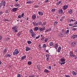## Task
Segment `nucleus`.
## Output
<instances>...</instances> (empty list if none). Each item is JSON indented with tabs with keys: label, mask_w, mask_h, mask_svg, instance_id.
Wrapping results in <instances>:
<instances>
[{
	"label": "nucleus",
	"mask_w": 77,
	"mask_h": 77,
	"mask_svg": "<svg viewBox=\"0 0 77 77\" xmlns=\"http://www.w3.org/2000/svg\"><path fill=\"white\" fill-rule=\"evenodd\" d=\"M18 27L17 26H14L12 28V31L14 33H16V32H18V30H17V29Z\"/></svg>",
	"instance_id": "1"
},
{
	"label": "nucleus",
	"mask_w": 77,
	"mask_h": 77,
	"mask_svg": "<svg viewBox=\"0 0 77 77\" xmlns=\"http://www.w3.org/2000/svg\"><path fill=\"white\" fill-rule=\"evenodd\" d=\"M58 13L60 14H63V10L61 9L59 10L58 11Z\"/></svg>",
	"instance_id": "2"
},
{
	"label": "nucleus",
	"mask_w": 77,
	"mask_h": 77,
	"mask_svg": "<svg viewBox=\"0 0 77 77\" xmlns=\"http://www.w3.org/2000/svg\"><path fill=\"white\" fill-rule=\"evenodd\" d=\"M58 35L59 38H62V37H63V34H62L61 32L59 33Z\"/></svg>",
	"instance_id": "3"
},
{
	"label": "nucleus",
	"mask_w": 77,
	"mask_h": 77,
	"mask_svg": "<svg viewBox=\"0 0 77 77\" xmlns=\"http://www.w3.org/2000/svg\"><path fill=\"white\" fill-rule=\"evenodd\" d=\"M75 42H72L71 44V46L72 47H74V46H75L76 44Z\"/></svg>",
	"instance_id": "4"
},
{
	"label": "nucleus",
	"mask_w": 77,
	"mask_h": 77,
	"mask_svg": "<svg viewBox=\"0 0 77 77\" xmlns=\"http://www.w3.org/2000/svg\"><path fill=\"white\" fill-rule=\"evenodd\" d=\"M44 72L47 73H49L50 72V71L47 69H45L44 70Z\"/></svg>",
	"instance_id": "5"
},
{
	"label": "nucleus",
	"mask_w": 77,
	"mask_h": 77,
	"mask_svg": "<svg viewBox=\"0 0 77 77\" xmlns=\"http://www.w3.org/2000/svg\"><path fill=\"white\" fill-rule=\"evenodd\" d=\"M61 33L62 34H63V35H65V30L64 29L62 30L61 31Z\"/></svg>",
	"instance_id": "6"
},
{
	"label": "nucleus",
	"mask_w": 77,
	"mask_h": 77,
	"mask_svg": "<svg viewBox=\"0 0 77 77\" xmlns=\"http://www.w3.org/2000/svg\"><path fill=\"white\" fill-rule=\"evenodd\" d=\"M58 46H59V45H58V44H56L54 45V48H55L56 50H57V49L58 47Z\"/></svg>",
	"instance_id": "7"
},
{
	"label": "nucleus",
	"mask_w": 77,
	"mask_h": 77,
	"mask_svg": "<svg viewBox=\"0 0 77 77\" xmlns=\"http://www.w3.org/2000/svg\"><path fill=\"white\" fill-rule=\"evenodd\" d=\"M39 30H40V31H42L44 30H45V28H44V27H41L40 28H39Z\"/></svg>",
	"instance_id": "8"
},
{
	"label": "nucleus",
	"mask_w": 77,
	"mask_h": 77,
	"mask_svg": "<svg viewBox=\"0 0 77 77\" xmlns=\"http://www.w3.org/2000/svg\"><path fill=\"white\" fill-rule=\"evenodd\" d=\"M61 50V47L60 46H59V47H58L57 51L58 53H59L60 52V51Z\"/></svg>",
	"instance_id": "9"
},
{
	"label": "nucleus",
	"mask_w": 77,
	"mask_h": 77,
	"mask_svg": "<svg viewBox=\"0 0 77 77\" xmlns=\"http://www.w3.org/2000/svg\"><path fill=\"white\" fill-rule=\"evenodd\" d=\"M2 5L4 6H5V5H6V2H2Z\"/></svg>",
	"instance_id": "10"
},
{
	"label": "nucleus",
	"mask_w": 77,
	"mask_h": 77,
	"mask_svg": "<svg viewBox=\"0 0 77 77\" xmlns=\"http://www.w3.org/2000/svg\"><path fill=\"white\" fill-rule=\"evenodd\" d=\"M75 38H77L76 37V35H73L72 37L71 38L73 39H75Z\"/></svg>",
	"instance_id": "11"
},
{
	"label": "nucleus",
	"mask_w": 77,
	"mask_h": 77,
	"mask_svg": "<svg viewBox=\"0 0 77 77\" xmlns=\"http://www.w3.org/2000/svg\"><path fill=\"white\" fill-rule=\"evenodd\" d=\"M67 8L68 6L66 5L63 6V9L64 10H65V9H67Z\"/></svg>",
	"instance_id": "12"
},
{
	"label": "nucleus",
	"mask_w": 77,
	"mask_h": 77,
	"mask_svg": "<svg viewBox=\"0 0 77 77\" xmlns=\"http://www.w3.org/2000/svg\"><path fill=\"white\" fill-rule=\"evenodd\" d=\"M11 55H10V54H7L6 55H5V57H11Z\"/></svg>",
	"instance_id": "13"
},
{
	"label": "nucleus",
	"mask_w": 77,
	"mask_h": 77,
	"mask_svg": "<svg viewBox=\"0 0 77 77\" xmlns=\"http://www.w3.org/2000/svg\"><path fill=\"white\" fill-rule=\"evenodd\" d=\"M12 10L13 12H16L17 11V8H14Z\"/></svg>",
	"instance_id": "14"
},
{
	"label": "nucleus",
	"mask_w": 77,
	"mask_h": 77,
	"mask_svg": "<svg viewBox=\"0 0 77 77\" xmlns=\"http://www.w3.org/2000/svg\"><path fill=\"white\" fill-rule=\"evenodd\" d=\"M36 15H33L32 16V19H33V20H35V18H36Z\"/></svg>",
	"instance_id": "15"
},
{
	"label": "nucleus",
	"mask_w": 77,
	"mask_h": 77,
	"mask_svg": "<svg viewBox=\"0 0 77 77\" xmlns=\"http://www.w3.org/2000/svg\"><path fill=\"white\" fill-rule=\"evenodd\" d=\"M31 49L30 48H29L28 47H26V51H29L30 50H31Z\"/></svg>",
	"instance_id": "16"
},
{
	"label": "nucleus",
	"mask_w": 77,
	"mask_h": 77,
	"mask_svg": "<svg viewBox=\"0 0 77 77\" xmlns=\"http://www.w3.org/2000/svg\"><path fill=\"white\" fill-rule=\"evenodd\" d=\"M21 58L22 60H24V59L26 58V56L25 55L21 57Z\"/></svg>",
	"instance_id": "17"
},
{
	"label": "nucleus",
	"mask_w": 77,
	"mask_h": 77,
	"mask_svg": "<svg viewBox=\"0 0 77 77\" xmlns=\"http://www.w3.org/2000/svg\"><path fill=\"white\" fill-rule=\"evenodd\" d=\"M15 5V7H20V6L19 4H16Z\"/></svg>",
	"instance_id": "18"
},
{
	"label": "nucleus",
	"mask_w": 77,
	"mask_h": 77,
	"mask_svg": "<svg viewBox=\"0 0 77 77\" xmlns=\"http://www.w3.org/2000/svg\"><path fill=\"white\" fill-rule=\"evenodd\" d=\"M14 51L16 53V54H18L19 53V51H18V49H16L14 50Z\"/></svg>",
	"instance_id": "19"
},
{
	"label": "nucleus",
	"mask_w": 77,
	"mask_h": 77,
	"mask_svg": "<svg viewBox=\"0 0 77 77\" xmlns=\"http://www.w3.org/2000/svg\"><path fill=\"white\" fill-rule=\"evenodd\" d=\"M68 12L70 14H72V9H70L68 11Z\"/></svg>",
	"instance_id": "20"
},
{
	"label": "nucleus",
	"mask_w": 77,
	"mask_h": 77,
	"mask_svg": "<svg viewBox=\"0 0 77 77\" xmlns=\"http://www.w3.org/2000/svg\"><path fill=\"white\" fill-rule=\"evenodd\" d=\"M51 30V29L49 28L48 29L46 30L45 32V33H46V32H49V31H50Z\"/></svg>",
	"instance_id": "21"
},
{
	"label": "nucleus",
	"mask_w": 77,
	"mask_h": 77,
	"mask_svg": "<svg viewBox=\"0 0 77 77\" xmlns=\"http://www.w3.org/2000/svg\"><path fill=\"white\" fill-rule=\"evenodd\" d=\"M61 62H65V58H61Z\"/></svg>",
	"instance_id": "22"
},
{
	"label": "nucleus",
	"mask_w": 77,
	"mask_h": 77,
	"mask_svg": "<svg viewBox=\"0 0 77 77\" xmlns=\"http://www.w3.org/2000/svg\"><path fill=\"white\" fill-rule=\"evenodd\" d=\"M31 36L33 38H35V33H34V32L32 34Z\"/></svg>",
	"instance_id": "23"
},
{
	"label": "nucleus",
	"mask_w": 77,
	"mask_h": 77,
	"mask_svg": "<svg viewBox=\"0 0 77 77\" xmlns=\"http://www.w3.org/2000/svg\"><path fill=\"white\" fill-rule=\"evenodd\" d=\"M69 29H68L67 30L66 32H65L66 34V35H68V33H69Z\"/></svg>",
	"instance_id": "24"
},
{
	"label": "nucleus",
	"mask_w": 77,
	"mask_h": 77,
	"mask_svg": "<svg viewBox=\"0 0 77 77\" xmlns=\"http://www.w3.org/2000/svg\"><path fill=\"white\" fill-rule=\"evenodd\" d=\"M38 14H39V15H43V14H43V13L42 12H38Z\"/></svg>",
	"instance_id": "25"
},
{
	"label": "nucleus",
	"mask_w": 77,
	"mask_h": 77,
	"mask_svg": "<svg viewBox=\"0 0 77 77\" xmlns=\"http://www.w3.org/2000/svg\"><path fill=\"white\" fill-rule=\"evenodd\" d=\"M72 21H76V20H73L72 19H71L69 21L70 23H71Z\"/></svg>",
	"instance_id": "26"
},
{
	"label": "nucleus",
	"mask_w": 77,
	"mask_h": 77,
	"mask_svg": "<svg viewBox=\"0 0 77 77\" xmlns=\"http://www.w3.org/2000/svg\"><path fill=\"white\" fill-rule=\"evenodd\" d=\"M49 45H50V46H52V45H54V44H53V42H50L49 43Z\"/></svg>",
	"instance_id": "27"
},
{
	"label": "nucleus",
	"mask_w": 77,
	"mask_h": 77,
	"mask_svg": "<svg viewBox=\"0 0 77 77\" xmlns=\"http://www.w3.org/2000/svg\"><path fill=\"white\" fill-rule=\"evenodd\" d=\"M62 2L61 1H59L57 3V5H59Z\"/></svg>",
	"instance_id": "28"
},
{
	"label": "nucleus",
	"mask_w": 77,
	"mask_h": 77,
	"mask_svg": "<svg viewBox=\"0 0 77 77\" xmlns=\"http://www.w3.org/2000/svg\"><path fill=\"white\" fill-rule=\"evenodd\" d=\"M73 53L72 52H70L69 53V54H70V57H71L72 56V55L73 54Z\"/></svg>",
	"instance_id": "29"
},
{
	"label": "nucleus",
	"mask_w": 77,
	"mask_h": 77,
	"mask_svg": "<svg viewBox=\"0 0 77 77\" xmlns=\"http://www.w3.org/2000/svg\"><path fill=\"white\" fill-rule=\"evenodd\" d=\"M72 74H73V75H76L77 73H76V72H75V71H73Z\"/></svg>",
	"instance_id": "30"
},
{
	"label": "nucleus",
	"mask_w": 77,
	"mask_h": 77,
	"mask_svg": "<svg viewBox=\"0 0 77 77\" xmlns=\"http://www.w3.org/2000/svg\"><path fill=\"white\" fill-rule=\"evenodd\" d=\"M38 27H35V28H34V30L35 31H37V30H38Z\"/></svg>",
	"instance_id": "31"
},
{
	"label": "nucleus",
	"mask_w": 77,
	"mask_h": 77,
	"mask_svg": "<svg viewBox=\"0 0 77 77\" xmlns=\"http://www.w3.org/2000/svg\"><path fill=\"white\" fill-rule=\"evenodd\" d=\"M3 53H6V52H7V49L6 48L5 49L4 51H3Z\"/></svg>",
	"instance_id": "32"
},
{
	"label": "nucleus",
	"mask_w": 77,
	"mask_h": 77,
	"mask_svg": "<svg viewBox=\"0 0 77 77\" xmlns=\"http://www.w3.org/2000/svg\"><path fill=\"white\" fill-rule=\"evenodd\" d=\"M27 43L28 44H32V42L30 41H27Z\"/></svg>",
	"instance_id": "33"
},
{
	"label": "nucleus",
	"mask_w": 77,
	"mask_h": 77,
	"mask_svg": "<svg viewBox=\"0 0 77 77\" xmlns=\"http://www.w3.org/2000/svg\"><path fill=\"white\" fill-rule=\"evenodd\" d=\"M57 24V22L56 21H55L54 22V26H56V25Z\"/></svg>",
	"instance_id": "34"
},
{
	"label": "nucleus",
	"mask_w": 77,
	"mask_h": 77,
	"mask_svg": "<svg viewBox=\"0 0 77 77\" xmlns=\"http://www.w3.org/2000/svg\"><path fill=\"white\" fill-rule=\"evenodd\" d=\"M46 57H48V58H49V57H50V55L48 54H46Z\"/></svg>",
	"instance_id": "35"
},
{
	"label": "nucleus",
	"mask_w": 77,
	"mask_h": 77,
	"mask_svg": "<svg viewBox=\"0 0 77 77\" xmlns=\"http://www.w3.org/2000/svg\"><path fill=\"white\" fill-rule=\"evenodd\" d=\"M76 57V56H75V54H72V56H71V58H72V57Z\"/></svg>",
	"instance_id": "36"
},
{
	"label": "nucleus",
	"mask_w": 77,
	"mask_h": 77,
	"mask_svg": "<svg viewBox=\"0 0 77 77\" xmlns=\"http://www.w3.org/2000/svg\"><path fill=\"white\" fill-rule=\"evenodd\" d=\"M28 65H31V64H32V62L29 61L28 62Z\"/></svg>",
	"instance_id": "37"
},
{
	"label": "nucleus",
	"mask_w": 77,
	"mask_h": 77,
	"mask_svg": "<svg viewBox=\"0 0 77 77\" xmlns=\"http://www.w3.org/2000/svg\"><path fill=\"white\" fill-rule=\"evenodd\" d=\"M55 11H56V9H53L51 10L52 12H55Z\"/></svg>",
	"instance_id": "38"
},
{
	"label": "nucleus",
	"mask_w": 77,
	"mask_h": 77,
	"mask_svg": "<svg viewBox=\"0 0 77 77\" xmlns=\"http://www.w3.org/2000/svg\"><path fill=\"white\" fill-rule=\"evenodd\" d=\"M30 30V32L31 33H34L32 29H31Z\"/></svg>",
	"instance_id": "39"
},
{
	"label": "nucleus",
	"mask_w": 77,
	"mask_h": 77,
	"mask_svg": "<svg viewBox=\"0 0 77 77\" xmlns=\"http://www.w3.org/2000/svg\"><path fill=\"white\" fill-rule=\"evenodd\" d=\"M42 47L43 48H46V45L44 44Z\"/></svg>",
	"instance_id": "40"
},
{
	"label": "nucleus",
	"mask_w": 77,
	"mask_h": 77,
	"mask_svg": "<svg viewBox=\"0 0 77 77\" xmlns=\"http://www.w3.org/2000/svg\"><path fill=\"white\" fill-rule=\"evenodd\" d=\"M18 18H22L21 15H19L18 16Z\"/></svg>",
	"instance_id": "41"
},
{
	"label": "nucleus",
	"mask_w": 77,
	"mask_h": 77,
	"mask_svg": "<svg viewBox=\"0 0 77 77\" xmlns=\"http://www.w3.org/2000/svg\"><path fill=\"white\" fill-rule=\"evenodd\" d=\"M65 63H66L65 62H62L61 63V65H64V64H65Z\"/></svg>",
	"instance_id": "42"
},
{
	"label": "nucleus",
	"mask_w": 77,
	"mask_h": 77,
	"mask_svg": "<svg viewBox=\"0 0 77 77\" xmlns=\"http://www.w3.org/2000/svg\"><path fill=\"white\" fill-rule=\"evenodd\" d=\"M6 40L7 41H9L10 40V38L8 37L6 38Z\"/></svg>",
	"instance_id": "43"
},
{
	"label": "nucleus",
	"mask_w": 77,
	"mask_h": 77,
	"mask_svg": "<svg viewBox=\"0 0 77 77\" xmlns=\"http://www.w3.org/2000/svg\"><path fill=\"white\" fill-rule=\"evenodd\" d=\"M34 8H39V6L37 5H35L34 6Z\"/></svg>",
	"instance_id": "44"
},
{
	"label": "nucleus",
	"mask_w": 77,
	"mask_h": 77,
	"mask_svg": "<svg viewBox=\"0 0 77 77\" xmlns=\"http://www.w3.org/2000/svg\"><path fill=\"white\" fill-rule=\"evenodd\" d=\"M77 29L76 28H72V30H76Z\"/></svg>",
	"instance_id": "45"
},
{
	"label": "nucleus",
	"mask_w": 77,
	"mask_h": 77,
	"mask_svg": "<svg viewBox=\"0 0 77 77\" xmlns=\"http://www.w3.org/2000/svg\"><path fill=\"white\" fill-rule=\"evenodd\" d=\"M17 77H21V75L20 74H19L17 75Z\"/></svg>",
	"instance_id": "46"
},
{
	"label": "nucleus",
	"mask_w": 77,
	"mask_h": 77,
	"mask_svg": "<svg viewBox=\"0 0 77 77\" xmlns=\"http://www.w3.org/2000/svg\"><path fill=\"white\" fill-rule=\"evenodd\" d=\"M73 25H74V24H69V26H73Z\"/></svg>",
	"instance_id": "47"
},
{
	"label": "nucleus",
	"mask_w": 77,
	"mask_h": 77,
	"mask_svg": "<svg viewBox=\"0 0 77 77\" xmlns=\"http://www.w3.org/2000/svg\"><path fill=\"white\" fill-rule=\"evenodd\" d=\"M47 41H48V39L46 38L45 40V42H47Z\"/></svg>",
	"instance_id": "48"
},
{
	"label": "nucleus",
	"mask_w": 77,
	"mask_h": 77,
	"mask_svg": "<svg viewBox=\"0 0 77 77\" xmlns=\"http://www.w3.org/2000/svg\"><path fill=\"white\" fill-rule=\"evenodd\" d=\"M17 35L18 36H20V35H21V33H17Z\"/></svg>",
	"instance_id": "49"
},
{
	"label": "nucleus",
	"mask_w": 77,
	"mask_h": 77,
	"mask_svg": "<svg viewBox=\"0 0 77 77\" xmlns=\"http://www.w3.org/2000/svg\"><path fill=\"white\" fill-rule=\"evenodd\" d=\"M24 15V13H23L22 14V15H21V16H22V17H23V16Z\"/></svg>",
	"instance_id": "50"
},
{
	"label": "nucleus",
	"mask_w": 77,
	"mask_h": 77,
	"mask_svg": "<svg viewBox=\"0 0 77 77\" xmlns=\"http://www.w3.org/2000/svg\"><path fill=\"white\" fill-rule=\"evenodd\" d=\"M15 54H17V53H16L15 51H14V52L13 53V55H15Z\"/></svg>",
	"instance_id": "51"
},
{
	"label": "nucleus",
	"mask_w": 77,
	"mask_h": 77,
	"mask_svg": "<svg viewBox=\"0 0 77 77\" xmlns=\"http://www.w3.org/2000/svg\"><path fill=\"white\" fill-rule=\"evenodd\" d=\"M38 23H36L35 25H34V26H38Z\"/></svg>",
	"instance_id": "52"
},
{
	"label": "nucleus",
	"mask_w": 77,
	"mask_h": 77,
	"mask_svg": "<svg viewBox=\"0 0 77 77\" xmlns=\"http://www.w3.org/2000/svg\"><path fill=\"white\" fill-rule=\"evenodd\" d=\"M39 37H40V35H39L38 37H37L35 38V39H38L39 38Z\"/></svg>",
	"instance_id": "53"
},
{
	"label": "nucleus",
	"mask_w": 77,
	"mask_h": 77,
	"mask_svg": "<svg viewBox=\"0 0 77 77\" xmlns=\"http://www.w3.org/2000/svg\"><path fill=\"white\" fill-rule=\"evenodd\" d=\"M73 24L74 25H76V24H77V21H76Z\"/></svg>",
	"instance_id": "54"
},
{
	"label": "nucleus",
	"mask_w": 77,
	"mask_h": 77,
	"mask_svg": "<svg viewBox=\"0 0 77 77\" xmlns=\"http://www.w3.org/2000/svg\"><path fill=\"white\" fill-rule=\"evenodd\" d=\"M49 69L51 70V66H49Z\"/></svg>",
	"instance_id": "55"
},
{
	"label": "nucleus",
	"mask_w": 77,
	"mask_h": 77,
	"mask_svg": "<svg viewBox=\"0 0 77 77\" xmlns=\"http://www.w3.org/2000/svg\"><path fill=\"white\" fill-rule=\"evenodd\" d=\"M42 38L41 39V40L42 41H44V38Z\"/></svg>",
	"instance_id": "56"
},
{
	"label": "nucleus",
	"mask_w": 77,
	"mask_h": 77,
	"mask_svg": "<svg viewBox=\"0 0 77 77\" xmlns=\"http://www.w3.org/2000/svg\"><path fill=\"white\" fill-rule=\"evenodd\" d=\"M32 24L34 25V26H35V24H36V22H34L32 23Z\"/></svg>",
	"instance_id": "57"
},
{
	"label": "nucleus",
	"mask_w": 77,
	"mask_h": 77,
	"mask_svg": "<svg viewBox=\"0 0 77 77\" xmlns=\"http://www.w3.org/2000/svg\"><path fill=\"white\" fill-rule=\"evenodd\" d=\"M2 36L0 35V40H2Z\"/></svg>",
	"instance_id": "58"
},
{
	"label": "nucleus",
	"mask_w": 77,
	"mask_h": 77,
	"mask_svg": "<svg viewBox=\"0 0 77 77\" xmlns=\"http://www.w3.org/2000/svg\"><path fill=\"white\" fill-rule=\"evenodd\" d=\"M5 20L6 21H9V20H8L6 19H5Z\"/></svg>",
	"instance_id": "59"
},
{
	"label": "nucleus",
	"mask_w": 77,
	"mask_h": 77,
	"mask_svg": "<svg viewBox=\"0 0 77 77\" xmlns=\"http://www.w3.org/2000/svg\"><path fill=\"white\" fill-rule=\"evenodd\" d=\"M2 6H3V5H2V3L1 2V3H0V7H1Z\"/></svg>",
	"instance_id": "60"
},
{
	"label": "nucleus",
	"mask_w": 77,
	"mask_h": 77,
	"mask_svg": "<svg viewBox=\"0 0 77 77\" xmlns=\"http://www.w3.org/2000/svg\"><path fill=\"white\" fill-rule=\"evenodd\" d=\"M46 60L47 61H48V60H49V58L47 57L46 58Z\"/></svg>",
	"instance_id": "61"
},
{
	"label": "nucleus",
	"mask_w": 77,
	"mask_h": 77,
	"mask_svg": "<svg viewBox=\"0 0 77 77\" xmlns=\"http://www.w3.org/2000/svg\"><path fill=\"white\" fill-rule=\"evenodd\" d=\"M48 0H47L46 1H45V3H48Z\"/></svg>",
	"instance_id": "62"
},
{
	"label": "nucleus",
	"mask_w": 77,
	"mask_h": 77,
	"mask_svg": "<svg viewBox=\"0 0 77 77\" xmlns=\"http://www.w3.org/2000/svg\"><path fill=\"white\" fill-rule=\"evenodd\" d=\"M38 24V25H41V22H39Z\"/></svg>",
	"instance_id": "63"
},
{
	"label": "nucleus",
	"mask_w": 77,
	"mask_h": 77,
	"mask_svg": "<svg viewBox=\"0 0 77 77\" xmlns=\"http://www.w3.org/2000/svg\"><path fill=\"white\" fill-rule=\"evenodd\" d=\"M62 18H65V16H63L62 17Z\"/></svg>",
	"instance_id": "64"
}]
</instances>
